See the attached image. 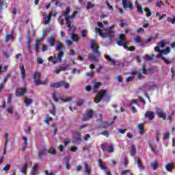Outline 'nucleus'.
Instances as JSON below:
<instances>
[{"label":"nucleus","instance_id":"obj_37","mask_svg":"<svg viewBox=\"0 0 175 175\" xmlns=\"http://www.w3.org/2000/svg\"><path fill=\"white\" fill-rule=\"evenodd\" d=\"M167 21L168 23H171V24L174 25V24H175V16H174L173 18H172V17H168V18H167Z\"/></svg>","mask_w":175,"mask_h":175},{"label":"nucleus","instance_id":"obj_12","mask_svg":"<svg viewBox=\"0 0 175 175\" xmlns=\"http://www.w3.org/2000/svg\"><path fill=\"white\" fill-rule=\"evenodd\" d=\"M156 114L159 118H162L163 120H166V113L163 111V109H159Z\"/></svg>","mask_w":175,"mask_h":175},{"label":"nucleus","instance_id":"obj_61","mask_svg":"<svg viewBox=\"0 0 175 175\" xmlns=\"http://www.w3.org/2000/svg\"><path fill=\"white\" fill-rule=\"evenodd\" d=\"M157 88V85L153 84L149 86V91H154V90H155Z\"/></svg>","mask_w":175,"mask_h":175},{"label":"nucleus","instance_id":"obj_14","mask_svg":"<svg viewBox=\"0 0 175 175\" xmlns=\"http://www.w3.org/2000/svg\"><path fill=\"white\" fill-rule=\"evenodd\" d=\"M51 17H53V12L49 13V16H45L44 17V24L47 25V24H50V21H51Z\"/></svg>","mask_w":175,"mask_h":175},{"label":"nucleus","instance_id":"obj_17","mask_svg":"<svg viewBox=\"0 0 175 175\" xmlns=\"http://www.w3.org/2000/svg\"><path fill=\"white\" fill-rule=\"evenodd\" d=\"M60 87H62L64 90H69V83L66 82L65 81H61Z\"/></svg>","mask_w":175,"mask_h":175},{"label":"nucleus","instance_id":"obj_2","mask_svg":"<svg viewBox=\"0 0 175 175\" xmlns=\"http://www.w3.org/2000/svg\"><path fill=\"white\" fill-rule=\"evenodd\" d=\"M40 79H42V75L40 74V72L36 71L33 75V80L36 85L38 86L40 85V84H46V81H42Z\"/></svg>","mask_w":175,"mask_h":175},{"label":"nucleus","instance_id":"obj_18","mask_svg":"<svg viewBox=\"0 0 175 175\" xmlns=\"http://www.w3.org/2000/svg\"><path fill=\"white\" fill-rule=\"evenodd\" d=\"M111 29H113V27H110L105 30V33L103 34L105 38H106V36L109 37L111 36L113 33V31Z\"/></svg>","mask_w":175,"mask_h":175},{"label":"nucleus","instance_id":"obj_30","mask_svg":"<svg viewBox=\"0 0 175 175\" xmlns=\"http://www.w3.org/2000/svg\"><path fill=\"white\" fill-rule=\"evenodd\" d=\"M71 40H72V42H77V40H79V37H77V35L75 34V32H72L71 34Z\"/></svg>","mask_w":175,"mask_h":175},{"label":"nucleus","instance_id":"obj_38","mask_svg":"<svg viewBox=\"0 0 175 175\" xmlns=\"http://www.w3.org/2000/svg\"><path fill=\"white\" fill-rule=\"evenodd\" d=\"M146 64H143L142 65V73L143 75H148V72H147V70L146 69Z\"/></svg>","mask_w":175,"mask_h":175},{"label":"nucleus","instance_id":"obj_15","mask_svg":"<svg viewBox=\"0 0 175 175\" xmlns=\"http://www.w3.org/2000/svg\"><path fill=\"white\" fill-rule=\"evenodd\" d=\"M129 152L131 154V157H135V155H136V146L132 145L131 147L129 148Z\"/></svg>","mask_w":175,"mask_h":175},{"label":"nucleus","instance_id":"obj_3","mask_svg":"<svg viewBox=\"0 0 175 175\" xmlns=\"http://www.w3.org/2000/svg\"><path fill=\"white\" fill-rule=\"evenodd\" d=\"M106 95H107V90H103L99 91L94 98L95 103H99V102H100V100H102V99H103Z\"/></svg>","mask_w":175,"mask_h":175},{"label":"nucleus","instance_id":"obj_44","mask_svg":"<svg viewBox=\"0 0 175 175\" xmlns=\"http://www.w3.org/2000/svg\"><path fill=\"white\" fill-rule=\"evenodd\" d=\"M26 40H27V45L29 47H31V36H29V34H28L27 38H26Z\"/></svg>","mask_w":175,"mask_h":175},{"label":"nucleus","instance_id":"obj_54","mask_svg":"<svg viewBox=\"0 0 175 175\" xmlns=\"http://www.w3.org/2000/svg\"><path fill=\"white\" fill-rule=\"evenodd\" d=\"M144 59H146V61H152L154 58L152 57V56H150V55H146V57H144Z\"/></svg>","mask_w":175,"mask_h":175},{"label":"nucleus","instance_id":"obj_28","mask_svg":"<svg viewBox=\"0 0 175 175\" xmlns=\"http://www.w3.org/2000/svg\"><path fill=\"white\" fill-rule=\"evenodd\" d=\"M84 169H85V172L87 173L88 175H90V174L91 173V170H90V168H88V165H87V163H84Z\"/></svg>","mask_w":175,"mask_h":175},{"label":"nucleus","instance_id":"obj_36","mask_svg":"<svg viewBox=\"0 0 175 175\" xmlns=\"http://www.w3.org/2000/svg\"><path fill=\"white\" fill-rule=\"evenodd\" d=\"M122 5H123V8L124 9L128 8V5L130 3L129 1H128V0H122Z\"/></svg>","mask_w":175,"mask_h":175},{"label":"nucleus","instance_id":"obj_52","mask_svg":"<svg viewBox=\"0 0 175 175\" xmlns=\"http://www.w3.org/2000/svg\"><path fill=\"white\" fill-rule=\"evenodd\" d=\"M138 129H139L141 135H143L144 133V131H143V129H144L143 124H139Z\"/></svg>","mask_w":175,"mask_h":175},{"label":"nucleus","instance_id":"obj_39","mask_svg":"<svg viewBox=\"0 0 175 175\" xmlns=\"http://www.w3.org/2000/svg\"><path fill=\"white\" fill-rule=\"evenodd\" d=\"M163 140H167L170 138V133L166 132L163 134Z\"/></svg>","mask_w":175,"mask_h":175},{"label":"nucleus","instance_id":"obj_26","mask_svg":"<svg viewBox=\"0 0 175 175\" xmlns=\"http://www.w3.org/2000/svg\"><path fill=\"white\" fill-rule=\"evenodd\" d=\"M170 51H171L170 47H167L165 49L162 50L161 56L163 55V54H165V55H167V54H169Z\"/></svg>","mask_w":175,"mask_h":175},{"label":"nucleus","instance_id":"obj_47","mask_svg":"<svg viewBox=\"0 0 175 175\" xmlns=\"http://www.w3.org/2000/svg\"><path fill=\"white\" fill-rule=\"evenodd\" d=\"M27 163H25L22 167V173H24V174H27Z\"/></svg>","mask_w":175,"mask_h":175},{"label":"nucleus","instance_id":"obj_31","mask_svg":"<svg viewBox=\"0 0 175 175\" xmlns=\"http://www.w3.org/2000/svg\"><path fill=\"white\" fill-rule=\"evenodd\" d=\"M63 49H64V44H62V42H59L56 46V51H61V50Z\"/></svg>","mask_w":175,"mask_h":175},{"label":"nucleus","instance_id":"obj_60","mask_svg":"<svg viewBox=\"0 0 175 175\" xmlns=\"http://www.w3.org/2000/svg\"><path fill=\"white\" fill-rule=\"evenodd\" d=\"M94 5L92 4L91 2H88L87 9H92L94 8Z\"/></svg>","mask_w":175,"mask_h":175},{"label":"nucleus","instance_id":"obj_45","mask_svg":"<svg viewBox=\"0 0 175 175\" xmlns=\"http://www.w3.org/2000/svg\"><path fill=\"white\" fill-rule=\"evenodd\" d=\"M53 99L54 102H58L59 99H58V97H57V92H53Z\"/></svg>","mask_w":175,"mask_h":175},{"label":"nucleus","instance_id":"obj_63","mask_svg":"<svg viewBox=\"0 0 175 175\" xmlns=\"http://www.w3.org/2000/svg\"><path fill=\"white\" fill-rule=\"evenodd\" d=\"M127 173H131V172L129 171V170H125L124 171H122L120 174L121 175H126Z\"/></svg>","mask_w":175,"mask_h":175},{"label":"nucleus","instance_id":"obj_48","mask_svg":"<svg viewBox=\"0 0 175 175\" xmlns=\"http://www.w3.org/2000/svg\"><path fill=\"white\" fill-rule=\"evenodd\" d=\"M84 105V100L81 99L77 102V106L81 107Z\"/></svg>","mask_w":175,"mask_h":175},{"label":"nucleus","instance_id":"obj_9","mask_svg":"<svg viewBox=\"0 0 175 175\" xmlns=\"http://www.w3.org/2000/svg\"><path fill=\"white\" fill-rule=\"evenodd\" d=\"M144 118L146 120H149V121H151L155 118V113H154V111H147L145 113Z\"/></svg>","mask_w":175,"mask_h":175},{"label":"nucleus","instance_id":"obj_55","mask_svg":"<svg viewBox=\"0 0 175 175\" xmlns=\"http://www.w3.org/2000/svg\"><path fill=\"white\" fill-rule=\"evenodd\" d=\"M86 35H87V29L82 30L81 33V38H85Z\"/></svg>","mask_w":175,"mask_h":175},{"label":"nucleus","instance_id":"obj_27","mask_svg":"<svg viewBox=\"0 0 175 175\" xmlns=\"http://www.w3.org/2000/svg\"><path fill=\"white\" fill-rule=\"evenodd\" d=\"M48 42L51 47L55 46V40H54V37H51Z\"/></svg>","mask_w":175,"mask_h":175},{"label":"nucleus","instance_id":"obj_40","mask_svg":"<svg viewBox=\"0 0 175 175\" xmlns=\"http://www.w3.org/2000/svg\"><path fill=\"white\" fill-rule=\"evenodd\" d=\"M162 59L165 62V64H167V65H170V64H172V62L173 61V59H172L171 60H169V59H166V57H165L163 56L162 57Z\"/></svg>","mask_w":175,"mask_h":175},{"label":"nucleus","instance_id":"obj_24","mask_svg":"<svg viewBox=\"0 0 175 175\" xmlns=\"http://www.w3.org/2000/svg\"><path fill=\"white\" fill-rule=\"evenodd\" d=\"M95 32L96 33H98L99 36H101L102 38H105V35L102 33V29L99 27H96Z\"/></svg>","mask_w":175,"mask_h":175},{"label":"nucleus","instance_id":"obj_42","mask_svg":"<svg viewBox=\"0 0 175 175\" xmlns=\"http://www.w3.org/2000/svg\"><path fill=\"white\" fill-rule=\"evenodd\" d=\"M154 50L155 51L159 53L160 57H162V53H161L162 50H161V48H159V46H155Z\"/></svg>","mask_w":175,"mask_h":175},{"label":"nucleus","instance_id":"obj_16","mask_svg":"<svg viewBox=\"0 0 175 175\" xmlns=\"http://www.w3.org/2000/svg\"><path fill=\"white\" fill-rule=\"evenodd\" d=\"M102 85V83L100 82H94V94H96L98 92V90H99V87Z\"/></svg>","mask_w":175,"mask_h":175},{"label":"nucleus","instance_id":"obj_43","mask_svg":"<svg viewBox=\"0 0 175 175\" xmlns=\"http://www.w3.org/2000/svg\"><path fill=\"white\" fill-rule=\"evenodd\" d=\"M156 133L157 135V142L158 143H159L161 142V139H162V135L161 134V133H159V131H157Z\"/></svg>","mask_w":175,"mask_h":175},{"label":"nucleus","instance_id":"obj_49","mask_svg":"<svg viewBox=\"0 0 175 175\" xmlns=\"http://www.w3.org/2000/svg\"><path fill=\"white\" fill-rule=\"evenodd\" d=\"M105 3H106L108 9H109V10H114V8H113V6H111L110 5V3H109V1L107 0L105 1Z\"/></svg>","mask_w":175,"mask_h":175},{"label":"nucleus","instance_id":"obj_56","mask_svg":"<svg viewBox=\"0 0 175 175\" xmlns=\"http://www.w3.org/2000/svg\"><path fill=\"white\" fill-rule=\"evenodd\" d=\"M137 76L139 80H142V79H144V76H143V74H142V72H137Z\"/></svg>","mask_w":175,"mask_h":175},{"label":"nucleus","instance_id":"obj_34","mask_svg":"<svg viewBox=\"0 0 175 175\" xmlns=\"http://www.w3.org/2000/svg\"><path fill=\"white\" fill-rule=\"evenodd\" d=\"M33 100L31 98H25V103L27 106H29L32 103Z\"/></svg>","mask_w":175,"mask_h":175},{"label":"nucleus","instance_id":"obj_22","mask_svg":"<svg viewBox=\"0 0 175 175\" xmlns=\"http://www.w3.org/2000/svg\"><path fill=\"white\" fill-rule=\"evenodd\" d=\"M150 167L152 169V170H157V169H158V162H157V161H154L151 163Z\"/></svg>","mask_w":175,"mask_h":175},{"label":"nucleus","instance_id":"obj_46","mask_svg":"<svg viewBox=\"0 0 175 175\" xmlns=\"http://www.w3.org/2000/svg\"><path fill=\"white\" fill-rule=\"evenodd\" d=\"M13 99V94H10L9 96H8V105H12V100Z\"/></svg>","mask_w":175,"mask_h":175},{"label":"nucleus","instance_id":"obj_35","mask_svg":"<svg viewBox=\"0 0 175 175\" xmlns=\"http://www.w3.org/2000/svg\"><path fill=\"white\" fill-rule=\"evenodd\" d=\"M144 10L147 13L146 17H151V15L152 14V13L151 12V10H150V8H145Z\"/></svg>","mask_w":175,"mask_h":175},{"label":"nucleus","instance_id":"obj_21","mask_svg":"<svg viewBox=\"0 0 175 175\" xmlns=\"http://www.w3.org/2000/svg\"><path fill=\"white\" fill-rule=\"evenodd\" d=\"M165 169L167 172H172V170L174 169V165L172 163H167L165 165Z\"/></svg>","mask_w":175,"mask_h":175},{"label":"nucleus","instance_id":"obj_19","mask_svg":"<svg viewBox=\"0 0 175 175\" xmlns=\"http://www.w3.org/2000/svg\"><path fill=\"white\" fill-rule=\"evenodd\" d=\"M51 88H61V81L51 83L50 84Z\"/></svg>","mask_w":175,"mask_h":175},{"label":"nucleus","instance_id":"obj_11","mask_svg":"<svg viewBox=\"0 0 175 175\" xmlns=\"http://www.w3.org/2000/svg\"><path fill=\"white\" fill-rule=\"evenodd\" d=\"M9 40L12 42H14V36H13V30L10 34H6L4 37V43H7Z\"/></svg>","mask_w":175,"mask_h":175},{"label":"nucleus","instance_id":"obj_10","mask_svg":"<svg viewBox=\"0 0 175 175\" xmlns=\"http://www.w3.org/2000/svg\"><path fill=\"white\" fill-rule=\"evenodd\" d=\"M49 61H51V62H53V64H55L57 62H62V57H61L60 56L57 57V55H54V57L53 56H50L49 57Z\"/></svg>","mask_w":175,"mask_h":175},{"label":"nucleus","instance_id":"obj_53","mask_svg":"<svg viewBox=\"0 0 175 175\" xmlns=\"http://www.w3.org/2000/svg\"><path fill=\"white\" fill-rule=\"evenodd\" d=\"M134 42L135 43H139L140 42H142V40L140 39L139 36H135V38H134Z\"/></svg>","mask_w":175,"mask_h":175},{"label":"nucleus","instance_id":"obj_51","mask_svg":"<svg viewBox=\"0 0 175 175\" xmlns=\"http://www.w3.org/2000/svg\"><path fill=\"white\" fill-rule=\"evenodd\" d=\"M5 146H8V144L9 143V134L8 133L5 134Z\"/></svg>","mask_w":175,"mask_h":175},{"label":"nucleus","instance_id":"obj_58","mask_svg":"<svg viewBox=\"0 0 175 175\" xmlns=\"http://www.w3.org/2000/svg\"><path fill=\"white\" fill-rule=\"evenodd\" d=\"M77 13H79V12L78 11H75V12H74V13H73V14L72 16H69L68 15L67 17L69 18L70 20L72 19V18H75V17H76V14H77Z\"/></svg>","mask_w":175,"mask_h":175},{"label":"nucleus","instance_id":"obj_20","mask_svg":"<svg viewBox=\"0 0 175 175\" xmlns=\"http://www.w3.org/2000/svg\"><path fill=\"white\" fill-rule=\"evenodd\" d=\"M23 140L25 141V145L23 146V148L22 149V151H25L28 147V137L26 136L23 137Z\"/></svg>","mask_w":175,"mask_h":175},{"label":"nucleus","instance_id":"obj_62","mask_svg":"<svg viewBox=\"0 0 175 175\" xmlns=\"http://www.w3.org/2000/svg\"><path fill=\"white\" fill-rule=\"evenodd\" d=\"M61 100H63V102H70L72 100V97H66V99L64 98H60Z\"/></svg>","mask_w":175,"mask_h":175},{"label":"nucleus","instance_id":"obj_32","mask_svg":"<svg viewBox=\"0 0 175 175\" xmlns=\"http://www.w3.org/2000/svg\"><path fill=\"white\" fill-rule=\"evenodd\" d=\"M116 44H118V46H122L124 47V49H126L127 50L129 47V46H128V45H126V44H124L121 41H117Z\"/></svg>","mask_w":175,"mask_h":175},{"label":"nucleus","instance_id":"obj_57","mask_svg":"<svg viewBox=\"0 0 175 175\" xmlns=\"http://www.w3.org/2000/svg\"><path fill=\"white\" fill-rule=\"evenodd\" d=\"M125 38V35L124 34H118V39L120 40L119 42H121L122 43V40Z\"/></svg>","mask_w":175,"mask_h":175},{"label":"nucleus","instance_id":"obj_50","mask_svg":"<svg viewBox=\"0 0 175 175\" xmlns=\"http://www.w3.org/2000/svg\"><path fill=\"white\" fill-rule=\"evenodd\" d=\"M137 8L138 13L143 14V13H144L143 7H142V5H138Z\"/></svg>","mask_w":175,"mask_h":175},{"label":"nucleus","instance_id":"obj_23","mask_svg":"<svg viewBox=\"0 0 175 175\" xmlns=\"http://www.w3.org/2000/svg\"><path fill=\"white\" fill-rule=\"evenodd\" d=\"M21 75L22 80H24V79H25V68H24V65H22L21 67Z\"/></svg>","mask_w":175,"mask_h":175},{"label":"nucleus","instance_id":"obj_4","mask_svg":"<svg viewBox=\"0 0 175 175\" xmlns=\"http://www.w3.org/2000/svg\"><path fill=\"white\" fill-rule=\"evenodd\" d=\"M72 136L74 139V143H75L76 144H80L83 142V137L81 136V133L80 132H73Z\"/></svg>","mask_w":175,"mask_h":175},{"label":"nucleus","instance_id":"obj_13","mask_svg":"<svg viewBox=\"0 0 175 175\" xmlns=\"http://www.w3.org/2000/svg\"><path fill=\"white\" fill-rule=\"evenodd\" d=\"M92 116H94V111H92V109H90L86 114L83 115L84 121H87V120H90V118H92Z\"/></svg>","mask_w":175,"mask_h":175},{"label":"nucleus","instance_id":"obj_25","mask_svg":"<svg viewBox=\"0 0 175 175\" xmlns=\"http://www.w3.org/2000/svg\"><path fill=\"white\" fill-rule=\"evenodd\" d=\"M37 172H38V166L36 165V164H34L31 168V174L36 175Z\"/></svg>","mask_w":175,"mask_h":175},{"label":"nucleus","instance_id":"obj_33","mask_svg":"<svg viewBox=\"0 0 175 175\" xmlns=\"http://www.w3.org/2000/svg\"><path fill=\"white\" fill-rule=\"evenodd\" d=\"M100 135H102L103 136H105L106 137H110V133L106 130L100 133Z\"/></svg>","mask_w":175,"mask_h":175},{"label":"nucleus","instance_id":"obj_41","mask_svg":"<svg viewBox=\"0 0 175 175\" xmlns=\"http://www.w3.org/2000/svg\"><path fill=\"white\" fill-rule=\"evenodd\" d=\"M48 152L49 154H53V155H55V154H57V150L53 148H51L49 150Z\"/></svg>","mask_w":175,"mask_h":175},{"label":"nucleus","instance_id":"obj_5","mask_svg":"<svg viewBox=\"0 0 175 175\" xmlns=\"http://www.w3.org/2000/svg\"><path fill=\"white\" fill-rule=\"evenodd\" d=\"M101 149L103 151H106L109 153L114 152V146L112 144H109V143H105L101 145Z\"/></svg>","mask_w":175,"mask_h":175},{"label":"nucleus","instance_id":"obj_59","mask_svg":"<svg viewBox=\"0 0 175 175\" xmlns=\"http://www.w3.org/2000/svg\"><path fill=\"white\" fill-rule=\"evenodd\" d=\"M42 155H46V152L44 150L38 152V158H42Z\"/></svg>","mask_w":175,"mask_h":175},{"label":"nucleus","instance_id":"obj_8","mask_svg":"<svg viewBox=\"0 0 175 175\" xmlns=\"http://www.w3.org/2000/svg\"><path fill=\"white\" fill-rule=\"evenodd\" d=\"M113 123H114V121L113 120L110 122L104 121L98 125V129H107V128H109V126H111V125H113Z\"/></svg>","mask_w":175,"mask_h":175},{"label":"nucleus","instance_id":"obj_7","mask_svg":"<svg viewBox=\"0 0 175 175\" xmlns=\"http://www.w3.org/2000/svg\"><path fill=\"white\" fill-rule=\"evenodd\" d=\"M65 21L67 27L68 28V31L71 32H76V30L77 29L76 26L70 25V19L68 18V16L65 17Z\"/></svg>","mask_w":175,"mask_h":175},{"label":"nucleus","instance_id":"obj_29","mask_svg":"<svg viewBox=\"0 0 175 175\" xmlns=\"http://www.w3.org/2000/svg\"><path fill=\"white\" fill-rule=\"evenodd\" d=\"M70 12H72V10L70 9V7H68L66 8V10L64 13H63V16L64 17H68L69 16V13H70Z\"/></svg>","mask_w":175,"mask_h":175},{"label":"nucleus","instance_id":"obj_6","mask_svg":"<svg viewBox=\"0 0 175 175\" xmlns=\"http://www.w3.org/2000/svg\"><path fill=\"white\" fill-rule=\"evenodd\" d=\"M27 92L28 90L27 88H17L16 89V95L17 98L20 96H24Z\"/></svg>","mask_w":175,"mask_h":175},{"label":"nucleus","instance_id":"obj_1","mask_svg":"<svg viewBox=\"0 0 175 175\" xmlns=\"http://www.w3.org/2000/svg\"><path fill=\"white\" fill-rule=\"evenodd\" d=\"M90 47L93 53L89 55V59L90 61H94V62H98V58L100 57V51H99L100 46L96 44L95 40H91Z\"/></svg>","mask_w":175,"mask_h":175},{"label":"nucleus","instance_id":"obj_64","mask_svg":"<svg viewBox=\"0 0 175 175\" xmlns=\"http://www.w3.org/2000/svg\"><path fill=\"white\" fill-rule=\"evenodd\" d=\"M44 172L46 175H55L53 172H49V170H44Z\"/></svg>","mask_w":175,"mask_h":175}]
</instances>
